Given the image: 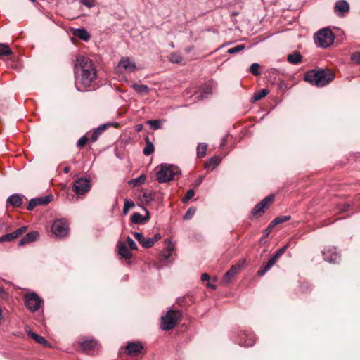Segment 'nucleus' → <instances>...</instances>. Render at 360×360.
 Segmentation results:
<instances>
[{
  "mask_svg": "<svg viewBox=\"0 0 360 360\" xmlns=\"http://www.w3.org/2000/svg\"><path fill=\"white\" fill-rule=\"evenodd\" d=\"M75 72L78 75L75 86L78 91H85L94 89L96 79V70L89 58L78 56L75 63Z\"/></svg>",
  "mask_w": 360,
  "mask_h": 360,
  "instance_id": "f257e3e1",
  "label": "nucleus"
},
{
  "mask_svg": "<svg viewBox=\"0 0 360 360\" xmlns=\"http://www.w3.org/2000/svg\"><path fill=\"white\" fill-rule=\"evenodd\" d=\"M334 79L333 72L325 71L324 70H311L308 71L304 75V80L318 87H322Z\"/></svg>",
  "mask_w": 360,
  "mask_h": 360,
  "instance_id": "f03ea898",
  "label": "nucleus"
},
{
  "mask_svg": "<svg viewBox=\"0 0 360 360\" xmlns=\"http://www.w3.org/2000/svg\"><path fill=\"white\" fill-rule=\"evenodd\" d=\"M157 169V180L159 183L170 181L176 175L181 174L179 168L174 165H161Z\"/></svg>",
  "mask_w": 360,
  "mask_h": 360,
  "instance_id": "7ed1b4c3",
  "label": "nucleus"
},
{
  "mask_svg": "<svg viewBox=\"0 0 360 360\" xmlns=\"http://www.w3.org/2000/svg\"><path fill=\"white\" fill-rule=\"evenodd\" d=\"M335 36L329 28L319 30L314 35V39L316 45L321 48H328L333 44Z\"/></svg>",
  "mask_w": 360,
  "mask_h": 360,
  "instance_id": "20e7f679",
  "label": "nucleus"
},
{
  "mask_svg": "<svg viewBox=\"0 0 360 360\" xmlns=\"http://www.w3.org/2000/svg\"><path fill=\"white\" fill-rule=\"evenodd\" d=\"M181 313L178 310H169L166 315L162 316L161 328L163 330L172 329L181 319Z\"/></svg>",
  "mask_w": 360,
  "mask_h": 360,
  "instance_id": "39448f33",
  "label": "nucleus"
},
{
  "mask_svg": "<svg viewBox=\"0 0 360 360\" xmlns=\"http://www.w3.org/2000/svg\"><path fill=\"white\" fill-rule=\"evenodd\" d=\"M24 298L27 308L32 312L38 311L44 303L43 300L35 292L27 293Z\"/></svg>",
  "mask_w": 360,
  "mask_h": 360,
  "instance_id": "423d86ee",
  "label": "nucleus"
},
{
  "mask_svg": "<svg viewBox=\"0 0 360 360\" xmlns=\"http://www.w3.org/2000/svg\"><path fill=\"white\" fill-rule=\"evenodd\" d=\"M287 249V246H283L281 248L276 250V252L269 258V261L266 264L262 266L257 271V275L259 276H264L277 262L281 256L285 252Z\"/></svg>",
  "mask_w": 360,
  "mask_h": 360,
  "instance_id": "0eeeda50",
  "label": "nucleus"
},
{
  "mask_svg": "<svg viewBox=\"0 0 360 360\" xmlns=\"http://www.w3.org/2000/svg\"><path fill=\"white\" fill-rule=\"evenodd\" d=\"M287 249V246H283L281 248L276 250V252L269 258V261L266 264L262 266L257 271V275L259 276H264L277 262L281 256L285 252Z\"/></svg>",
  "mask_w": 360,
  "mask_h": 360,
  "instance_id": "6e6552de",
  "label": "nucleus"
},
{
  "mask_svg": "<svg viewBox=\"0 0 360 360\" xmlns=\"http://www.w3.org/2000/svg\"><path fill=\"white\" fill-rule=\"evenodd\" d=\"M69 227L67 222L63 219L56 220L51 226V232L56 236L63 238L68 235Z\"/></svg>",
  "mask_w": 360,
  "mask_h": 360,
  "instance_id": "1a4fd4ad",
  "label": "nucleus"
},
{
  "mask_svg": "<svg viewBox=\"0 0 360 360\" xmlns=\"http://www.w3.org/2000/svg\"><path fill=\"white\" fill-rule=\"evenodd\" d=\"M91 188L89 180L86 178H80L76 180L73 185V191L77 195H83L87 193Z\"/></svg>",
  "mask_w": 360,
  "mask_h": 360,
  "instance_id": "9d476101",
  "label": "nucleus"
},
{
  "mask_svg": "<svg viewBox=\"0 0 360 360\" xmlns=\"http://www.w3.org/2000/svg\"><path fill=\"white\" fill-rule=\"evenodd\" d=\"M273 200L274 195H269L264 198L259 203L255 206L252 211V214L254 216H259L262 214Z\"/></svg>",
  "mask_w": 360,
  "mask_h": 360,
  "instance_id": "9b49d317",
  "label": "nucleus"
},
{
  "mask_svg": "<svg viewBox=\"0 0 360 360\" xmlns=\"http://www.w3.org/2000/svg\"><path fill=\"white\" fill-rule=\"evenodd\" d=\"M118 68L122 69L125 72L131 73L136 70V65L135 62L129 58L124 57L120 60Z\"/></svg>",
  "mask_w": 360,
  "mask_h": 360,
  "instance_id": "f8f14e48",
  "label": "nucleus"
},
{
  "mask_svg": "<svg viewBox=\"0 0 360 360\" xmlns=\"http://www.w3.org/2000/svg\"><path fill=\"white\" fill-rule=\"evenodd\" d=\"M53 199L52 195H46L41 198H37L32 199L27 206L28 210H32L37 205H45L49 203Z\"/></svg>",
  "mask_w": 360,
  "mask_h": 360,
  "instance_id": "ddd939ff",
  "label": "nucleus"
},
{
  "mask_svg": "<svg viewBox=\"0 0 360 360\" xmlns=\"http://www.w3.org/2000/svg\"><path fill=\"white\" fill-rule=\"evenodd\" d=\"M324 259L330 263L335 262L339 259V255L334 247L324 249L323 252Z\"/></svg>",
  "mask_w": 360,
  "mask_h": 360,
  "instance_id": "4468645a",
  "label": "nucleus"
},
{
  "mask_svg": "<svg viewBox=\"0 0 360 360\" xmlns=\"http://www.w3.org/2000/svg\"><path fill=\"white\" fill-rule=\"evenodd\" d=\"M22 234V226L18 228L15 231L4 234L0 237V243L10 242Z\"/></svg>",
  "mask_w": 360,
  "mask_h": 360,
  "instance_id": "2eb2a0df",
  "label": "nucleus"
},
{
  "mask_svg": "<svg viewBox=\"0 0 360 360\" xmlns=\"http://www.w3.org/2000/svg\"><path fill=\"white\" fill-rule=\"evenodd\" d=\"M143 346L141 342H129L126 347V352L129 355H136L141 352Z\"/></svg>",
  "mask_w": 360,
  "mask_h": 360,
  "instance_id": "dca6fc26",
  "label": "nucleus"
},
{
  "mask_svg": "<svg viewBox=\"0 0 360 360\" xmlns=\"http://www.w3.org/2000/svg\"><path fill=\"white\" fill-rule=\"evenodd\" d=\"M134 236L136 240L145 248H149L153 246V240L150 238H145L143 235L139 232H134Z\"/></svg>",
  "mask_w": 360,
  "mask_h": 360,
  "instance_id": "f3484780",
  "label": "nucleus"
},
{
  "mask_svg": "<svg viewBox=\"0 0 360 360\" xmlns=\"http://www.w3.org/2000/svg\"><path fill=\"white\" fill-rule=\"evenodd\" d=\"M22 204V198L19 194H13L9 196L6 200L7 207L12 206L13 207H20Z\"/></svg>",
  "mask_w": 360,
  "mask_h": 360,
  "instance_id": "a211bd4d",
  "label": "nucleus"
},
{
  "mask_svg": "<svg viewBox=\"0 0 360 360\" xmlns=\"http://www.w3.org/2000/svg\"><path fill=\"white\" fill-rule=\"evenodd\" d=\"M240 267L239 266H232L231 268L224 274L223 277V282L228 284L231 282V279L238 274Z\"/></svg>",
  "mask_w": 360,
  "mask_h": 360,
  "instance_id": "6ab92c4d",
  "label": "nucleus"
},
{
  "mask_svg": "<svg viewBox=\"0 0 360 360\" xmlns=\"http://www.w3.org/2000/svg\"><path fill=\"white\" fill-rule=\"evenodd\" d=\"M118 254L126 260H129L131 257V253L124 243H120L117 245Z\"/></svg>",
  "mask_w": 360,
  "mask_h": 360,
  "instance_id": "aec40b11",
  "label": "nucleus"
},
{
  "mask_svg": "<svg viewBox=\"0 0 360 360\" xmlns=\"http://www.w3.org/2000/svg\"><path fill=\"white\" fill-rule=\"evenodd\" d=\"M334 9L336 13L342 15L349 11V6L347 1L344 0H340L336 2Z\"/></svg>",
  "mask_w": 360,
  "mask_h": 360,
  "instance_id": "412c9836",
  "label": "nucleus"
},
{
  "mask_svg": "<svg viewBox=\"0 0 360 360\" xmlns=\"http://www.w3.org/2000/svg\"><path fill=\"white\" fill-rule=\"evenodd\" d=\"M27 334L31 338L34 340L37 343H39L41 345H44L45 347H49V343L46 341V340L44 337H42L34 332H32L30 330L27 332Z\"/></svg>",
  "mask_w": 360,
  "mask_h": 360,
  "instance_id": "4be33fe9",
  "label": "nucleus"
},
{
  "mask_svg": "<svg viewBox=\"0 0 360 360\" xmlns=\"http://www.w3.org/2000/svg\"><path fill=\"white\" fill-rule=\"evenodd\" d=\"M73 34L84 41H88L90 39L89 33L84 28L75 29Z\"/></svg>",
  "mask_w": 360,
  "mask_h": 360,
  "instance_id": "5701e85b",
  "label": "nucleus"
},
{
  "mask_svg": "<svg viewBox=\"0 0 360 360\" xmlns=\"http://www.w3.org/2000/svg\"><path fill=\"white\" fill-rule=\"evenodd\" d=\"M148 219H149V214L148 212L146 213V217H143L139 212H136L131 217V221L134 224H142V223L148 221Z\"/></svg>",
  "mask_w": 360,
  "mask_h": 360,
  "instance_id": "b1692460",
  "label": "nucleus"
},
{
  "mask_svg": "<svg viewBox=\"0 0 360 360\" xmlns=\"http://www.w3.org/2000/svg\"><path fill=\"white\" fill-rule=\"evenodd\" d=\"M221 162V158L214 156L211 158L205 164V168L207 169L213 170L215 167H217Z\"/></svg>",
  "mask_w": 360,
  "mask_h": 360,
  "instance_id": "393cba45",
  "label": "nucleus"
},
{
  "mask_svg": "<svg viewBox=\"0 0 360 360\" xmlns=\"http://www.w3.org/2000/svg\"><path fill=\"white\" fill-rule=\"evenodd\" d=\"M145 141L146 146L143 150V153L145 155H150L154 152L155 148L153 143L150 141L148 136L145 138Z\"/></svg>",
  "mask_w": 360,
  "mask_h": 360,
  "instance_id": "a878e982",
  "label": "nucleus"
},
{
  "mask_svg": "<svg viewBox=\"0 0 360 360\" xmlns=\"http://www.w3.org/2000/svg\"><path fill=\"white\" fill-rule=\"evenodd\" d=\"M13 55L10 46L7 44L0 43V58Z\"/></svg>",
  "mask_w": 360,
  "mask_h": 360,
  "instance_id": "bb28decb",
  "label": "nucleus"
},
{
  "mask_svg": "<svg viewBox=\"0 0 360 360\" xmlns=\"http://www.w3.org/2000/svg\"><path fill=\"white\" fill-rule=\"evenodd\" d=\"M302 56L299 52H294L293 53L288 56V61L292 64H298L302 61Z\"/></svg>",
  "mask_w": 360,
  "mask_h": 360,
  "instance_id": "cd10ccee",
  "label": "nucleus"
},
{
  "mask_svg": "<svg viewBox=\"0 0 360 360\" xmlns=\"http://www.w3.org/2000/svg\"><path fill=\"white\" fill-rule=\"evenodd\" d=\"M38 236L39 233L37 231H32L30 233H27L24 236V244L36 240Z\"/></svg>",
  "mask_w": 360,
  "mask_h": 360,
  "instance_id": "c85d7f7f",
  "label": "nucleus"
},
{
  "mask_svg": "<svg viewBox=\"0 0 360 360\" xmlns=\"http://www.w3.org/2000/svg\"><path fill=\"white\" fill-rule=\"evenodd\" d=\"M96 342L93 340H84L81 342L82 348L85 350H91L96 347Z\"/></svg>",
  "mask_w": 360,
  "mask_h": 360,
  "instance_id": "c756f323",
  "label": "nucleus"
},
{
  "mask_svg": "<svg viewBox=\"0 0 360 360\" xmlns=\"http://www.w3.org/2000/svg\"><path fill=\"white\" fill-rule=\"evenodd\" d=\"M290 215H285V216H280L276 218H275L271 223L270 226H275L277 224H279L281 223L290 220Z\"/></svg>",
  "mask_w": 360,
  "mask_h": 360,
  "instance_id": "7c9ffc66",
  "label": "nucleus"
},
{
  "mask_svg": "<svg viewBox=\"0 0 360 360\" xmlns=\"http://www.w3.org/2000/svg\"><path fill=\"white\" fill-rule=\"evenodd\" d=\"M269 94V91L266 89H262L257 92H255L252 96L253 101H259L265 97Z\"/></svg>",
  "mask_w": 360,
  "mask_h": 360,
  "instance_id": "2f4dec72",
  "label": "nucleus"
},
{
  "mask_svg": "<svg viewBox=\"0 0 360 360\" xmlns=\"http://www.w3.org/2000/svg\"><path fill=\"white\" fill-rule=\"evenodd\" d=\"M207 148L206 143H199L197 147V156L198 158H202L205 155Z\"/></svg>",
  "mask_w": 360,
  "mask_h": 360,
  "instance_id": "473e14b6",
  "label": "nucleus"
},
{
  "mask_svg": "<svg viewBox=\"0 0 360 360\" xmlns=\"http://www.w3.org/2000/svg\"><path fill=\"white\" fill-rule=\"evenodd\" d=\"M133 87L139 94H148L149 91L148 86L145 84H134Z\"/></svg>",
  "mask_w": 360,
  "mask_h": 360,
  "instance_id": "72a5a7b5",
  "label": "nucleus"
},
{
  "mask_svg": "<svg viewBox=\"0 0 360 360\" xmlns=\"http://www.w3.org/2000/svg\"><path fill=\"white\" fill-rule=\"evenodd\" d=\"M147 124L154 130L160 129L162 126V122L159 120H148L147 121Z\"/></svg>",
  "mask_w": 360,
  "mask_h": 360,
  "instance_id": "f704fd0d",
  "label": "nucleus"
},
{
  "mask_svg": "<svg viewBox=\"0 0 360 360\" xmlns=\"http://www.w3.org/2000/svg\"><path fill=\"white\" fill-rule=\"evenodd\" d=\"M169 60L173 63H179L182 60V56L177 53H172L169 56Z\"/></svg>",
  "mask_w": 360,
  "mask_h": 360,
  "instance_id": "c9c22d12",
  "label": "nucleus"
},
{
  "mask_svg": "<svg viewBox=\"0 0 360 360\" xmlns=\"http://www.w3.org/2000/svg\"><path fill=\"white\" fill-rule=\"evenodd\" d=\"M134 207V203L131 200L126 199L124 200V205L123 208L124 214H127L129 209Z\"/></svg>",
  "mask_w": 360,
  "mask_h": 360,
  "instance_id": "e433bc0d",
  "label": "nucleus"
},
{
  "mask_svg": "<svg viewBox=\"0 0 360 360\" xmlns=\"http://www.w3.org/2000/svg\"><path fill=\"white\" fill-rule=\"evenodd\" d=\"M255 343V338L253 335H250L247 337V339L244 340L242 345L244 347H251Z\"/></svg>",
  "mask_w": 360,
  "mask_h": 360,
  "instance_id": "4c0bfd02",
  "label": "nucleus"
},
{
  "mask_svg": "<svg viewBox=\"0 0 360 360\" xmlns=\"http://www.w3.org/2000/svg\"><path fill=\"white\" fill-rule=\"evenodd\" d=\"M245 45L243 44H240V45H238L235 47H233V48H231V49H229L228 51H227V53H229V54H234V53H236L239 51H243L244 49H245Z\"/></svg>",
  "mask_w": 360,
  "mask_h": 360,
  "instance_id": "58836bf2",
  "label": "nucleus"
},
{
  "mask_svg": "<svg viewBox=\"0 0 360 360\" xmlns=\"http://www.w3.org/2000/svg\"><path fill=\"white\" fill-rule=\"evenodd\" d=\"M259 68L260 65L258 63H255L251 65L250 70L253 75L257 76L260 75V72L259 70Z\"/></svg>",
  "mask_w": 360,
  "mask_h": 360,
  "instance_id": "ea45409f",
  "label": "nucleus"
},
{
  "mask_svg": "<svg viewBox=\"0 0 360 360\" xmlns=\"http://www.w3.org/2000/svg\"><path fill=\"white\" fill-rule=\"evenodd\" d=\"M195 211H196V210H195V207H190V208H188L183 218L184 219H191L193 217V216L195 214Z\"/></svg>",
  "mask_w": 360,
  "mask_h": 360,
  "instance_id": "a19ab883",
  "label": "nucleus"
},
{
  "mask_svg": "<svg viewBox=\"0 0 360 360\" xmlns=\"http://www.w3.org/2000/svg\"><path fill=\"white\" fill-rule=\"evenodd\" d=\"M194 195H195V192L193 190H192V189L188 190L186 192L185 196L182 199L183 202H184V203L187 202L188 200H190L194 196Z\"/></svg>",
  "mask_w": 360,
  "mask_h": 360,
  "instance_id": "79ce46f5",
  "label": "nucleus"
},
{
  "mask_svg": "<svg viewBox=\"0 0 360 360\" xmlns=\"http://www.w3.org/2000/svg\"><path fill=\"white\" fill-rule=\"evenodd\" d=\"M146 180V176L145 175H141L139 177L136 178L131 181L133 184L134 186H139L140 184H142L144 183Z\"/></svg>",
  "mask_w": 360,
  "mask_h": 360,
  "instance_id": "37998d69",
  "label": "nucleus"
},
{
  "mask_svg": "<svg viewBox=\"0 0 360 360\" xmlns=\"http://www.w3.org/2000/svg\"><path fill=\"white\" fill-rule=\"evenodd\" d=\"M165 243H167V247L165 248V251L172 254L173 251L174 250V245L169 240H166Z\"/></svg>",
  "mask_w": 360,
  "mask_h": 360,
  "instance_id": "c03bdc74",
  "label": "nucleus"
},
{
  "mask_svg": "<svg viewBox=\"0 0 360 360\" xmlns=\"http://www.w3.org/2000/svg\"><path fill=\"white\" fill-rule=\"evenodd\" d=\"M80 2L89 8H91L95 5V0H80Z\"/></svg>",
  "mask_w": 360,
  "mask_h": 360,
  "instance_id": "a18cd8bd",
  "label": "nucleus"
},
{
  "mask_svg": "<svg viewBox=\"0 0 360 360\" xmlns=\"http://www.w3.org/2000/svg\"><path fill=\"white\" fill-rule=\"evenodd\" d=\"M127 240L128 242V245L131 250H137L136 243L132 238H131L129 236H128Z\"/></svg>",
  "mask_w": 360,
  "mask_h": 360,
  "instance_id": "49530a36",
  "label": "nucleus"
},
{
  "mask_svg": "<svg viewBox=\"0 0 360 360\" xmlns=\"http://www.w3.org/2000/svg\"><path fill=\"white\" fill-rule=\"evenodd\" d=\"M86 142H87L86 136H83L78 140L77 145L79 148H82V147H84V146L86 144Z\"/></svg>",
  "mask_w": 360,
  "mask_h": 360,
  "instance_id": "de8ad7c7",
  "label": "nucleus"
},
{
  "mask_svg": "<svg viewBox=\"0 0 360 360\" xmlns=\"http://www.w3.org/2000/svg\"><path fill=\"white\" fill-rule=\"evenodd\" d=\"M100 135H101V134L99 133V131H98L96 129H95L91 136V139H90L91 141L96 142L98 140Z\"/></svg>",
  "mask_w": 360,
  "mask_h": 360,
  "instance_id": "09e8293b",
  "label": "nucleus"
},
{
  "mask_svg": "<svg viewBox=\"0 0 360 360\" xmlns=\"http://www.w3.org/2000/svg\"><path fill=\"white\" fill-rule=\"evenodd\" d=\"M351 59L352 61L358 65H360V54L359 53H354L351 56Z\"/></svg>",
  "mask_w": 360,
  "mask_h": 360,
  "instance_id": "8fccbe9b",
  "label": "nucleus"
},
{
  "mask_svg": "<svg viewBox=\"0 0 360 360\" xmlns=\"http://www.w3.org/2000/svg\"><path fill=\"white\" fill-rule=\"evenodd\" d=\"M171 255H172V254H171V253L167 252V251H165H165L161 254V256H160V257H161V259H162V260H164V261H166V260H167V259L169 258V257H170Z\"/></svg>",
  "mask_w": 360,
  "mask_h": 360,
  "instance_id": "3c124183",
  "label": "nucleus"
},
{
  "mask_svg": "<svg viewBox=\"0 0 360 360\" xmlns=\"http://www.w3.org/2000/svg\"><path fill=\"white\" fill-rule=\"evenodd\" d=\"M161 238L160 233H156L153 237H150V239L153 240V245L155 244V242L159 240Z\"/></svg>",
  "mask_w": 360,
  "mask_h": 360,
  "instance_id": "603ef678",
  "label": "nucleus"
},
{
  "mask_svg": "<svg viewBox=\"0 0 360 360\" xmlns=\"http://www.w3.org/2000/svg\"><path fill=\"white\" fill-rule=\"evenodd\" d=\"M108 125H110V124H102V125L99 126L98 128H96V129L98 131H99V133L101 134V133L103 132L106 129Z\"/></svg>",
  "mask_w": 360,
  "mask_h": 360,
  "instance_id": "864d4df0",
  "label": "nucleus"
},
{
  "mask_svg": "<svg viewBox=\"0 0 360 360\" xmlns=\"http://www.w3.org/2000/svg\"><path fill=\"white\" fill-rule=\"evenodd\" d=\"M201 280L202 281H209L210 280V276L207 274H202L201 275Z\"/></svg>",
  "mask_w": 360,
  "mask_h": 360,
  "instance_id": "5fc2aeb1",
  "label": "nucleus"
},
{
  "mask_svg": "<svg viewBox=\"0 0 360 360\" xmlns=\"http://www.w3.org/2000/svg\"><path fill=\"white\" fill-rule=\"evenodd\" d=\"M274 227V226H270V224H269V226H268V227H267V228H266V235H268V234L271 232V229H272Z\"/></svg>",
  "mask_w": 360,
  "mask_h": 360,
  "instance_id": "6e6d98bb",
  "label": "nucleus"
},
{
  "mask_svg": "<svg viewBox=\"0 0 360 360\" xmlns=\"http://www.w3.org/2000/svg\"><path fill=\"white\" fill-rule=\"evenodd\" d=\"M6 295V290L4 288H0V296L3 297Z\"/></svg>",
  "mask_w": 360,
  "mask_h": 360,
  "instance_id": "4d7b16f0",
  "label": "nucleus"
},
{
  "mask_svg": "<svg viewBox=\"0 0 360 360\" xmlns=\"http://www.w3.org/2000/svg\"><path fill=\"white\" fill-rule=\"evenodd\" d=\"M207 287L212 288V289H215L216 288V286L214 285H212L210 283H207Z\"/></svg>",
  "mask_w": 360,
  "mask_h": 360,
  "instance_id": "13d9d810",
  "label": "nucleus"
},
{
  "mask_svg": "<svg viewBox=\"0 0 360 360\" xmlns=\"http://www.w3.org/2000/svg\"><path fill=\"white\" fill-rule=\"evenodd\" d=\"M63 171H64L65 173H68L69 171H70V169H69V167H66L64 168Z\"/></svg>",
  "mask_w": 360,
  "mask_h": 360,
  "instance_id": "bf43d9fd",
  "label": "nucleus"
},
{
  "mask_svg": "<svg viewBox=\"0 0 360 360\" xmlns=\"http://www.w3.org/2000/svg\"><path fill=\"white\" fill-rule=\"evenodd\" d=\"M226 140H227L226 137H224L222 140L221 145H224L226 142Z\"/></svg>",
  "mask_w": 360,
  "mask_h": 360,
  "instance_id": "052dcab7",
  "label": "nucleus"
},
{
  "mask_svg": "<svg viewBox=\"0 0 360 360\" xmlns=\"http://www.w3.org/2000/svg\"><path fill=\"white\" fill-rule=\"evenodd\" d=\"M205 94H209V93H210V89H208V88L205 89Z\"/></svg>",
  "mask_w": 360,
  "mask_h": 360,
  "instance_id": "680f3d73",
  "label": "nucleus"
},
{
  "mask_svg": "<svg viewBox=\"0 0 360 360\" xmlns=\"http://www.w3.org/2000/svg\"><path fill=\"white\" fill-rule=\"evenodd\" d=\"M18 245L20 246L22 245V238L20 240L19 243H18Z\"/></svg>",
  "mask_w": 360,
  "mask_h": 360,
  "instance_id": "e2e57ef3",
  "label": "nucleus"
},
{
  "mask_svg": "<svg viewBox=\"0 0 360 360\" xmlns=\"http://www.w3.org/2000/svg\"><path fill=\"white\" fill-rule=\"evenodd\" d=\"M199 181H200V182L202 181V179H199Z\"/></svg>",
  "mask_w": 360,
  "mask_h": 360,
  "instance_id": "0e129e2a",
  "label": "nucleus"
},
{
  "mask_svg": "<svg viewBox=\"0 0 360 360\" xmlns=\"http://www.w3.org/2000/svg\"><path fill=\"white\" fill-rule=\"evenodd\" d=\"M199 181H200V182L202 181V179H199Z\"/></svg>",
  "mask_w": 360,
  "mask_h": 360,
  "instance_id": "69168bd1",
  "label": "nucleus"
},
{
  "mask_svg": "<svg viewBox=\"0 0 360 360\" xmlns=\"http://www.w3.org/2000/svg\"><path fill=\"white\" fill-rule=\"evenodd\" d=\"M30 1H32V2H34L35 1V0H30Z\"/></svg>",
  "mask_w": 360,
  "mask_h": 360,
  "instance_id": "338daca9",
  "label": "nucleus"
}]
</instances>
